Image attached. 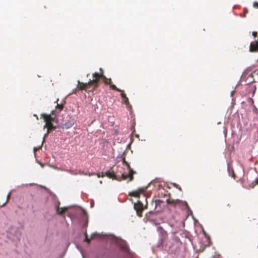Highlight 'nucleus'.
Listing matches in <instances>:
<instances>
[{
  "label": "nucleus",
  "instance_id": "f257e3e1",
  "mask_svg": "<svg viewBox=\"0 0 258 258\" xmlns=\"http://www.w3.org/2000/svg\"><path fill=\"white\" fill-rule=\"evenodd\" d=\"M123 163H124L127 167L128 170V174H125L123 173L120 176L119 175H116L114 172L108 171L105 172L104 175L110 178H112L119 181L121 180H126L128 178H129L128 181H132L134 179V174H135L136 172V171H134L133 169L131 167L129 163L125 160V159H123Z\"/></svg>",
  "mask_w": 258,
  "mask_h": 258
},
{
  "label": "nucleus",
  "instance_id": "f03ea898",
  "mask_svg": "<svg viewBox=\"0 0 258 258\" xmlns=\"http://www.w3.org/2000/svg\"><path fill=\"white\" fill-rule=\"evenodd\" d=\"M54 112L55 111H52L51 114L44 113L41 114V117L44 119L45 122L44 127L47 128V131L46 134L44 135V138L46 137L50 132L56 128V126L53 124V122H55L56 123H58V119L56 118V116H53Z\"/></svg>",
  "mask_w": 258,
  "mask_h": 258
},
{
  "label": "nucleus",
  "instance_id": "7ed1b4c3",
  "mask_svg": "<svg viewBox=\"0 0 258 258\" xmlns=\"http://www.w3.org/2000/svg\"><path fill=\"white\" fill-rule=\"evenodd\" d=\"M92 80H90L88 82V85H90V86H93V89H95L99 86V83L100 79L102 78V72L100 73H94L92 75Z\"/></svg>",
  "mask_w": 258,
  "mask_h": 258
},
{
  "label": "nucleus",
  "instance_id": "20e7f679",
  "mask_svg": "<svg viewBox=\"0 0 258 258\" xmlns=\"http://www.w3.org/2000/svg\"><path fill=\"white\" fill-rule=\"evenodd\" d=\"M110 88L113 90L116 91L117 92L121 93V96L122 97V102L125 104V105L128 106H130V102L128 98L127 97L126 94L124 93V91L122 90H120L116 87L115 85H111Z\"/></svg>",
  "mask_w": 258,
  "mask_h": 258
},
{
  "label": "nucleus",
  "instance_id": "39448f33",
  "mask_svg": "<svg viewBox=\"0 0 258 258\" xmlns=\"http://www.w3.org/2000/svg\"><path fill=\"white\" fill-rule=\"evenodd\" d=\"M134 209L136 211L137 214L139 217L142 216V212L144 209L143 204L141 202L138 201L137 203L134 204Z\"/></svg>",
  "mask_w": 258,
  "mask_h": 258
},
{
  "label": "nucleus",
  "instance_id": "423d86ee",
  "mask_svg": "<svg viewBox=\"0 0 258 258\" xmlns=\"http://www.w3.org/2000/svg\"><path fill=\"white\" fill-rule=\"evenodd\" d=\"M167 203L168 204L172 205L174 206L179 205L182 206H185V207H188V205L186 202H183L179 200H174L169 199L167 200Z\"/></svg>",
  "mask_w": 258,
  "mask_h": 258
},
{
  "label": "nucleus",
  "instance_id": "0eeeda50",
  "mask_svg": "<svg viewBox=\"0 0 258 258\" xmlns=\"http://www.w3.org/2000/svg\"><path fill=\"white\" fill-rule=\"evenodd\" d=\"M249 51L251 52H258V40L252 42L249 46Z\"/></svg>",
  "mask_w": 258,
  "mask_h": 258
},
{
  "label": "nucleus",
  "instance_id": "6e6552de",
  "mask_svg": "<svg viewBox=\"0 0 258 258\" xmlns=\"http://www.w3.org/2000/svg\"><path fill=\"white\" fill-rule=\"evenodd\" d=\"M100 72H102V78H101V79L103 80V82L104 83V84L106 85H110V87L111 86V85H114L113 84H112V81H111V79L110 78H107L103 74V70L100 68Z\"/></svg>",
  "mask_w": 258,
  "mask_h": 258
},
{
  "label": "nucleus",
  "instance_id": "1a4fd4ad",
  "mask_svg": "<svg viewBox=\"0 0 258 258\" xmlns=\"http://www.w3.org/2000/svg\"><path fill=\"white\" fill-rule=\"evenodd\" d=\"M144 191V189L143 188L139 189L137 191H133L129 193V196L131 197H134L139 198L141 193L143 192Z\"/></svg>",
  "mask_w": 258,
  "mask_h": 258
},
{
  "label": "nucleus",
  "instance_id": "9d476101",
  "mask_svg": "<svg viewBox=\"0 0 258 258\" xmlns=\"http://www.w3.org/2000/svg\"><path fill=\"white\" fill-rule=\"evenodd\" d=\"M59 204H60V203H58L56 206V213L58 215H62L68 210V208H59Z\"/></svg>",
  "mask_w": 258,
  "mask_h": 258
},
{
  "label": "nucleus",
  "instance_id": "9b49d317",
  "mask_svg": "<svg viewBox=\"0 0 258 258\" xmlns=\"http://www.w3.org/2000/svg\"><path fill=\"white\" fill-rule=\"evenodd\" d=\"M78 83L79 84L78 85V88L81 90H86L87 88H89L90 87V85H88V83H81L79 81H78Z\"/></svg>",
  "mask_w": 258,
  "mask_h": 258
},
{
  "label": "nucleus",
  "instance_id": "f8f14e48",
  "mask_svg": "<svg viewBox=\"0 0 258 258\" xmlns=\"http://www.w3.org/2000/svg\"><path fill=\"white\" fill-rule=\"evenodd\" d=\"M74 124V122L73 121V120H69L68 122H66V123H63L62 125V127L63 128L68 129L72 127Z\"/></svg>",
  "mask_w": 258,
  "mask_h": 258
},
{
  "label": "nucleus",
  "instance_id": "ddd939ff",
  "mask_svg": "<svg viewBox=\"0 0 258 258\" xmlns=\"http://www.w3.org/2000/svg\"><path fill=\"white\" fill-rule=\"evenodd\" d=\"M97 235V233H92L91 234V238H89L88 237V235H87V233L86 232L85 233V241H86L87 242H88V243H89L90 242V241H91V239H93L94 238L95 236H96Z\"/></svg>",
  "mask_w": 258,
  "mask_h": 258
},
{
  "label": "nucleus",
  "instance_id": "4468645a",
  "mask_svg": "<svg viewBox=\"0 0 258 258\" xmlns=\"http://www.w3.org/2000/svg\"><path fill=\"white\" fill-rule=\"evenodd\" d=\"M58 99H57L56 101V102L57 103V105L56 106V109H59V110L60 111L62 110L63 108V103H61V104L58 103Z\"/></svg>",
  "mask_w": 258,
  "mask_h": 258
},
{
  "label": "nucleus",
  "instance_id": "2eb2a0df",
  "mask_svg": "<svg viewBox=\"0 0 258 258\" xmlns=\"http://www.w3.org/2000/svg\"><path fill=\"white\" fill-rule=\"evenodd\" d=\"M120 248L122 250L125 251H128L129 250V248L126 243H123L120 244Z\"/></svg>",
  "mask_w": 258,
  "mask_h": 258
},
{
  "label": "nucleus",
  "instance_id": "dca6fc26",
  "mask_svg": "<svg viewBox=\"0 0 258 258\" xmlns=\"http://www.w3.org/2000/svg\"><path fill=\"white\" fill-rule=\"evenodd\" d=\"M10 195H11V194L9 193L8 195L7 196L6 201L4 203H3L2 205L0 204L1 207L4 206L8 202V201L10 199Z\"/></svg>",
  "mask_w": 258,
  "mask_h": 258
},
{
  "label": "nucleus",
  "instance_id": "f3484780",
  "mask_svg": "<svg viewBox=\"0 0 258 258\" xmlns=\"http://www.w3.org/2000/svg\"><path fill=\"white\" fill-rule=\"evenodd\" d=\"M257 184H258V177L255 179L254 181L250 184V187L253 188Z\"/></svg>",
  "mask_w": 258,
  "mask_h": 258
},
{
  "label": "nucleus",
  "instance_id": "a211bd4d",
  "mask_svg": "<svg viewBox=\"0 0 258 258\" xmlns=\"http://www.w3.org/2000/svg\"><path fill=\"white\" fill-rule=\"evenodd\" d=\"M69 172L73 175H77L78 174V171L77 170H70Z\"/></svg>",
  "mask_w": 258,
  "mask_h": 258
},
{
  "label": "nucleus",
  "instance_id": "6ab92c4d",
  "mask_svg": "<svg viewBox=\"0 0 258 258\" xmlns=\"http://www.w3.org/2000/svg\"><path fill=\"white\" fill-rule=\"evenodd\" d=\"M98 177H104L105 176L104 173L103 172H100L97 174Z\"/></svg>",
  "mask_w": 258,
  "mask_h": 258
},
{
  "label": "nucleus",
  "instance_id": "aec40b11",
  "mask_svg": "<svg viewBox=\"0 0 258 258\" xmlns=\"http://www.w3.org/2000/svg\"><path fill=\"white\" fill-rule=\"evenodd\" d=\"M78 174H83V175H87V174L84 173V172L82 170H79L78 171Z\"/></svg>",
  "mask_w": 258,
  "mask_h": 258
},
{
  "label": "nucleus",
  "instance_id": "412c9836",
  "mask_svg": "<svg viewBox=\"0 0 258 258\" xmlns=\"http://www.w3.org/2000/svg\"><path fill=\"white\" fill-rule=\"evenodd\" d=\"M252 35L253 37H256L257 36V33L256 31H254L252 32Z\"/></svg>",
  "mask_w": 258,
  "mask_h": 258
},
{
  "label": "nucleus",
  "instance_id": "4be33fe9",
  "mask_svg": "<svg viewBox=\"0 0 258 258\" xmlns=\"http://www.w3.org/2000/svg\"><path fill=\"white\" fill-rule=\"evenodd\" d=\"M253 6L255 7H256L257 8H258V3L254 2L253 3Z\"/></svg>",
  "mask_w": 258,
  "mask_h": 258
},
{
  "label": "nucleus",
  "instance_id": "5701e85b",
  "mask_svg": "<svg viewBox=\"0 0 258 258\" xmlns=\"http://www.w3.org/2000/svg\"><path fill=\"white\" fill-rule=\"evenodd\" d=\"M41 147H39V148H34V152H35L36 151H37V150H38L39 148H40Z\"/></svg>",
  "mask_w": 258,
  "mask_h": 258
},
{
  "label": "nucleus",
  "instance_id": "b1692460",
  "mask_svg": "<svg viewBox=\"0 0 258 258\" xmlns=\"http://www.w3.org/2000/svg\"><path fill=\"white\" fill-rule=\"evenodd\" d=\"M227 207H229V208H230V207H231V204H228L227 205Z\"/></svg>",
  "mask_w": 258,
  "mask_h": 258
}]
</instances>
